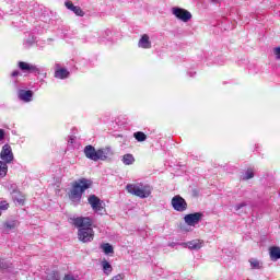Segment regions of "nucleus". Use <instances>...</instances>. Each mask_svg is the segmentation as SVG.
I'll list each match as a JSON object with an SVG mask.
<instances>
[{"mask_svg": "<svg viewBox=\"0 0 280 280\" xmlns=\"http://www.w3.org/2000/svg\"><path fill=\"white\" fill-rule=\"evenodd\" d=\"M73 226L78 229L79 241L83 244L93 242L95 238V231H93V220L89 217H79L72 220Z\"/></svg>", "mask_w": 280, "mask_h": 280, "instance_id": "nucleus-1", "label": "nucleus"}, {"mask_svg": "<svg viewBox=\"0 0 280 280\" xmlns=\"http://www.w3.org/2000/svg\"><path fill=\"white\" fill-rule=\"evenodd\" d=\"M93 187V180L86 179L84 177L79 178L71 183V188L68 191V197L72 202H80L82 200V195L86 189Z\"/></svg>", "mask_w": 280, "mask_h": 280, "instance_id": "nucleus-2", "label": "nucleus"}, {"mask_svg": "<svg viewBox=\"0 0 280 280\" xmlns=\"http://www.w3.org/2000/svg\"><path fill=\"white\" fill-rule=\"evenodd\" d=\"M126 189L128 194H131V196H137V198H150L152 195V186L143 185V183L128 184Z\"/></svg>", "mask_w": 280, "mask_h": 280, "instance_id": "nucleus-3", "label": "nucleus"}, {"mask_svg": "<svg viewBox=\"0 0 280 280\" xmlns=\"http://www.w3.org/2000/svg\"><path fill=\"white\" fill-rule=\"evenodd\" d=\"M88 203L90 205L94 213H97L98 215H104V213H106L104 201H102V199H100V197H97L96 195H90L88 198Z\"/></svg>", "mask_w": 280, "mask_h": 280, "instance_id": "nucleus-4", "label": "nucleus"}, {"mask_svg": "<svg viewBox=\"0 0 280 280\" xmlns=\"http://www.w3.org/2000/svg\"><path fill=\"white\" fill-rule=\"evenodd\" d=\"M171 205L175 211H187V201L180 195H176L172 198Z\"/></svg>", "mask_w": 280, "mask_h": 280, "instance_id": "nucleus-5", "label": "nucleus"}, {"mask_svg": "<svg viewBox=\"0 0 280 280\" xmlns=\"http://www.w3.org/2000/svg\"><path fill=\"white\" fill-rule=\"evenodd\" d=\"M172 12L176 19L179 21H183V23H187L188 21H191V12L187 11L183 8H173Z\"/></svg>", "mask_w": 280, "mask_h": 280, "instance_id": "nucleus-6", "label": "nucleus"}, {"mask_svg": "<svg viewBox=\"0 0 280 280\" xmlns=\"http://www.w3.org/2000/svg\"><path fill=\"white\" fill-rule=\"evenodd\" d=\"M0 159L2 160V163H12L14 161V153H12V147L10 144H4L2 147Z\"/></svg>", "mask_w": 280, "mask_h": 280, "instance_id": "nucleus-7", "label": "nucleus"}, {"mask_svg": "<svg viewBox=\"0 0 280 280\" xmlns=\"http://www.w3.org/2000/svg\"><path fill=\"white\" fill-rule=\"evenodd\" d=\"M203 215L202 212L189 213L184 217V222H186L188 226H195L202 220Z\"/></svg>", "mask_w": 280, "mask_h": 280, "instance_id": "nucleus-8", "label": "nucleus"}, {"mask_svg": "<svg viewBox=\"0 0 280 280\" xmlns=\"http://www.w3.org/2000/svg\"><path fill=\"white\" fill-rule=\"evenodd\" d=\"M182 246H184V248H189L190 250H200V248H202V246H205V241L192 240L187 243H182Z\"/></svg>", "mask_w": 280, "mask_h": 280, "instance_id": "nucleus-9", "label": "nucleus"}, {"mask_svg": "<svg viewBox=\"0 0 280 280\" xmlns=\"http://www.w3.org/2000/svg\"><path fill=\"white\" fill-rule=\"evenodd\" d=\"M19 69H21V71H23L24 73H38V68L34 65H30L25 61H20L18 63Z\"/></svg>", "mask_w": 280, "mask_h": 280, "instance_id": "nucleus-10", "label": "nucleus"}, {"mask_svg": "<svg viewBox=\"0 0 280 280\" xmlns=\"http://www.w3.org/2000/svg\"><path fill=\"white\" fill-rule=\"evenodd\" d=\"M113 149L106 147L97 150V161H106V159H110L113 156Z\"/></svg>", "mask_w": 280, "mask_h": 280, "instance_id": "nucleus-11", "label": "nucleus"}, {"mask_svg": "<svg viewBox=\"0 0 280 280\" xmlns=\"http://www.w3.org/2000/svg\"><path fill=\"white\" fill-rule=\"evenodd\" d=\"M65 5L68 10L74 12L77 16H84V11H82V8L74 5L71 0H67Z\"/></svg>", "mask_w": 280, "mask_h": 280, "instance_id": "nucleus-12", "label": "nucleus"}, {"mask_svg": "<svg viewBox=\"0 0 280 280\" xmlns=\"http://www.w3.org/2000/svg\"><path fill=\"white\" fill-rule=\"evenodd\" d=\"M84 154L90 161H97V150H95V147L91 144L86 145L84 148Z\"/></svg>", "mask_w": 280, "mask_h": 280, "instance_id": "nucleus-13", "label": "nucleus"}, {"mask_svg": "<svg viewBox=\"0 0 280 280\" xmlns=\"http://www.w3.org/2000/svg\"><path fill=\"white\" fill-rule=\"evenodd\" d=\"M138 47H141L142 49L152 48V42H150V36L148 34H143L141 36V38L138 42Z\"/></svg>", "mask_w": 280, "mask_h": 280, "instance_id": "nucleus-14", "label": "nucleus"}, {"mask_svg": "<svg viewBox=\"0 0 280 280\" xmlns=\"http://www.w3.org/2000/svg\"><path fill=\"white\" fill-rule=\"evenodd\" d=\"M33 95H34V93L30 90H27V91L21 90L19 92V100H22V102H32Z\"/></svg>", "mask_w": 280, "mask_h": 280, "instance_id": "nucleus-15", "label": "nucleus"}, {"mask_svg": "<svg viewBox=\"0 0 280 280\" xmlns=\"http://www.w3.org/2000/svg\"><path fill=\"white\" fill-rule=\"evenodd\" d=\"M269 255L272 261H277L278 259H280V247L278 246L270 247Z\"/></svg>", "mask_w": 280, "mask_h": 280, "instance_id": "nucleus-16", "label": "nucleus"}, {"mask_svg": "<svg viewBox=\"0 0 280 280\" xmlns=\"http://www.w3.org/2000/svg\"><path fill=\"white\" fill-rule=\"evenodd\" d=\"M101 264L104 275H106V277H109V275L113 272V266L106 259H104Z\"/></svg>", "mask_w": 280, "mask_h": 280, "instance_id": "nucleus-17", "label": "nucleus"}, {"mask_svg": "<svg viewBox=\"0 0 280 280\" xmlns=\"http://www.w3.org/2000/svg\"><path fill=\"white\" fill-rule=\"evenodd\" d=\"M55 78H58L59 80H65L69 78V72L65 68L58 69L55 71Z\"/></svg>", "mask_w": 280, "mask_h": 280, "instance_id": "nucleus-18", "label": "nucleus"}, {"mask_svg": "<svg viewBox=\"0 0 280 280\" xmlns=\"http://www.w3.org/2000/svg\"><path fill=\"white\" fill-rule=\"evenodd\" d=\"M101 248H102L103 253H105V255H113V253H115L113 245H110L109 243L102 244Z\"/></svg>", "mask_w": 280, "mask_h": 280, "instance_id": "nucleus-19", "label": "nucleus"}, {"mask_svg": "<svg viewBox=\"0 0 280 280\" xmlns=\"http://www.w3.org/2000/svg\"><path fill=\"white\" fill-rule=\"evenodd\" d=\"M124 165H132L135 163V156L130 153H127L122 156Z\"/></svg>", "mask_w": 280, "mask_h": 280, "instance_id": "nucleus-20", "label": "nucleus"}, {"mask_svg": "<svg viewBox=\"0 0 280 280\" xmlns=\"http://www.w3.org/2000/svg\"><path fill=\"white\" fill-rule=\"evenodd\" d=\"M8 176V164L0 161V178H5Z\"/></svg>", "mask_w": 280, "mask_h": 280, "instance_id": "nucleus-21", "label": "nucleus"}, {"mask_svg": "<svg viewBox=\"0 0 280 280\" xmlns=\"http://www.w3.org/2000/svg\"><path fill=\"white\" fill-rule=\"evenodd\" d=\"M133 137L136 140H138L140 143L145 141V139H148V136L145 133H143V131H138L133 133Z\"/></svg>", "mask_w": 280, "mask_h": 280, "instance_id": "nucleus-22", "label": "nucleus"}, {"mask_svg": "<svg viewBox=\"0 0 280 280\" xmlns=\"http://www.w3.org/2000/svg\"><path fill=\"white\" fill-rule=\"evenodd\" d=\"M46 280H60V272L58 271H50L46 276Z\"/></svg>", "mask_w": 280, "mask_h": 280, "instance_id": "nucleus-23", "label": "nucleus"}, {"mask_svg": "<svg viewBox=\"0 0 280 280\" xmlns=\"http://www.w3.org/2000/svg\"><path fill=\"white\" fill-rule=\"evenodd\" d=\"M249 264H250L252 270H259V268H261L259 260H257L255 258L249 259Z\"/></svg>", "mask_w": 280, "mask_h": 280, "instance_id": "nucleus-24", "label": "nucleus"}, {"mask_svg": "<svg viewBox=\"0 0 280 280\" xmlns=\"http://www.w3.org/2000/svg\"><path fill=\"white\" fill-rule=\"evenodd\" d=\"M250 178H255V171L253 168H247L243 180H250Z\"/></svg>", "mask_w": 280, "mask_h": 280, "instance_id": "nucleus-25", "label": "nucleus"}, {"mask_svg": "<svg viewBox=\"0 0 280 280\" xmlns=\"http://www.w3.org/2000/svg\"><path fill=\"white\" fill-rule=\"evenodd\" d=\"M3 229H5V231H12L14 229H16V222H4L3 223Z\"/></svg>", "mask_w": 280, "mask_h": 280, "instance_id": "nucleus-26", "label": "nucleus"}, {"mask_svg": "<svg viewBox=\"0 0 280 280\" xmlns=\"http://www.w3.org/2000/svg\"><path fill=\"white\" fill-rule=\"evenodd\" d=\"M16 195H14L13 200H16V202H19V205H23V202H25V197L21 196V194L15 192Z\"/></svg>", "mask_w": 280, "mask_h": 280, "instance_id": "nucleus-27", "label": "nucleus"}, {"mask_svg": "<svg viewBox=\"0 0 280 280\" xmlns=\"http://www.w3.org/2000/svg\"><path fill=\"white\" fill-rule=\"evenodd\" d=\"M9 207H10V203H7L5 201H2V202L0 203V211H1V210H2V211H5V210L9 209Z\"/></svg>", "mask_w": 280, "mask_h": 280, "instance_id": "nucleus-28", "label": "nucleus"}, {"mask_svg": "<svg viewBox=\"0 0 280 280\" xmlns=\"http://www.w3.org/2000/svg\"><path fill=\"white\" fill-rule=\"evenodd\" d=\"M273 54H275L277 60H280V47L275 48Z\"/></svg>", "mask_w": 280, "mask_h": 280, "instance_id": "nucleus-29", "label": "nucleus"}, {"mask_svg": "<svg viewBox=\"0 0 280 280\" xmlns=\"http://www.w3.org/2000/svg\"><path fill=\"white\" fill-rule=\"evenodd\" d=\"M246 207V202L238 203L234 207L235 211H240V209H244Z\"/></svg>", "mask_w": 280, "mask_h": 280, "instance_id": "nucleus-30", "label": "nucleus"}, {"mask_svg": "<svg viewBox=\"0 0 280 280\" xmlns=\"http://www.w3.org/2000/svg\"><path fill=\"white\" fill-rule=\"evenodd\" d=\"M5 139V131L3 129H0V141H3Z\"/></svg>", "mask_w": 280, "mask_h": 280, "instance_id": "nucleus-31", "label": "nucleus"}, {"mask_svg": "<svg viewBox=\"0 0 280 280\" xmlns=\"http://www.w3.org/2000/svg\"><path fill=\"white\" fill-rule=\"evenodd\" d=\"M12 78H18V75H21V72H19V70H14L12 73H11Z\"/></svg>", "mask_w": 280, "mask_h": 280, "instance_id": "nucleus-32", "label": "nucleus"}, {"mask_svg": "<svg viewBox=\"0 0 280 280\" xmlns=\"http://www.w3.org/2000/svg\"><path fill=\"white\" fill-rule=\"evenodd\" d=\"M8 268V265L0 262V270H5Z\"/></svg>", "mask_w": 280, "mask_h": 280, "instance_id": "nucleus-33", "label": "nucleus"}, {"mask_svg": "<svg viewBox=\"0 0 280 280\" xmlns=\"http://www.w3.org/2000/svg\"><path fill=\"white\" fill-rule=\"evenodd\" d=\"M212 1V3H218V1H220V0H211Z\"/></svg>", "mask_w": 280, "mask_h": 280, "instance_id": "nucleus-34", "label": "nucleus"}]
</instances>
